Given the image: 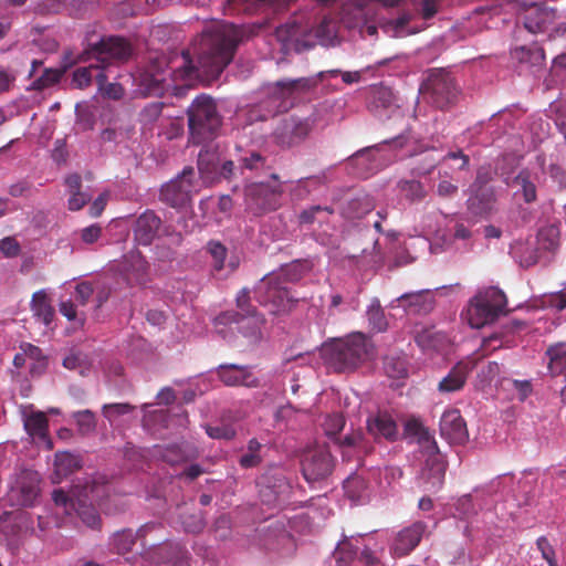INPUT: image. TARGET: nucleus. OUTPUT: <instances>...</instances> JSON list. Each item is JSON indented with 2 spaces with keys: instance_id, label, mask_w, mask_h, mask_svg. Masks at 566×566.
I'll use <instances>...</instances> for the list:
<instances>
[{
  "instance_id": "79ce46f5",
  "label": "nucleus",
  "mask_w": 566,
  "mask_h": 566,
  "mask_svg": "<svg viewBox=\"0 0 566 566\" xmlns=\"http://www.w3.org/2000/svg\"><path fill=\"white\" fill-rule=\"evenodd\" d=\"M244 140H240L237 150L240 153L238 158L240 169L261 170L266 166V158L253 148L244 149Z\"/></svg>"
},
{
  "instance_id": "39448f33",
  "label": "nucleus",
  "mask_w": 566,
  "mask_h": 566,
  "mask_svg": "<svg viewBox=\"0 0 566 566\" xmlns=\"http://www.w3.org/2000/svg\"><path fill=\"white\" fill-rule=\"evenodd\" d=\"M314 33L315 39L321 45L334 46L339 43V25L332 18L325 17L319 24L306 33V29L297 21L287 22L275 30V36L281 42V50L285 52H302L314 45L308 38Z\"/></svg>"
},
{
  "instance_id": "603ef678",
  "label": "nucleus",
  "mask_w": 566,
  "mask_h": 566,
  "mask_svg": "<svg viewBox=\"0 0 566 566\" xmlns=\"http://www.w3.org/2000/svg\"><path fill=\"white\" fill-rule=\"evenodd\" d=\"M72 418L75 420L77 429L82 434H88L96 429L95 415L88 409L73 412Z\"/></svg>"
},
{
  "instance_id": "1a4fd4ad",
  "label": "nucleus",
  "mask_w": 566,
  "mask_h": 566,
  "mask_svg": "<svg viewBox=\"0 0 566 566\" xmlns=\"http://www.w3.org/2000/svg\"><path fill=\"white\" fill-rule=\"evenodd\" d=\"M505 294L491 286L480 291L469 302L463 318L472 328H481L493 323L505 310Z\"/></svg>"
},
{
  "instance_id": "338daca9",
  "label": "nucleus",
  "mask_w": 566,
  "mask_h": 566,
  "mask_svg": "<svg viewBox=\"0 0 566 566\" xmlns=\"http://www.w3.org/2000/svg\"><path fill=\"white\" fill-rule=\"evenodd\" d=\"M261 502L268 506H275L280 503V493L271 486H264L260 490Z\"/></svg>"
},
{
  "instance_id": "9d476101",
  "label": "nucleus",
  "mask_w": 566,
  "mask_h": 566,
  "mask_svg": "<svg viewBox=\"0 0 566 566\" xmlns=\"http://www.w3.org/2000/svg\"><path fill=\"white\" fill-rule=\"evenodd\" d=\"M406 137L400 135L380 145L363 149L355 154L353 160L357 166H364L360 172L363 177L379 170L388 163L412 155L411 149L406 148Z\"/></svg>"
},
{
  "instance_id": "49530a36",
  "label": "nucleus",
  "mask_w": 566,
  "mask_h": 566,
  "mask_svg": "<svg viewBox=\"0 0 566 566\" xmlns=\"http://www.w3.org/2000/svg\"><path fill=\"white\" fill-rule=\"evenodd\" d=\"M262 443L255 438L249 440L245 452L239 459V464L243 469L258 467L262 462Z\"/></svg>"
},
{
  "instance_id": "e2e57ef3",
  "label": "nucleus",
  "mask_w": 566,
  "mask_h": 566,
  "mask_svg": "<svg viewBox=\"0 0 566 566\" xmlns=\"http://www.w3.org/2000/svg\"><path fill=\"white\" fill-rule=\"evenodd\" d=\"M70 198L67 200V208L71 211H78L82 209L91 199V196L82 192V191H75V192H69Z\"/></svg>"
},
{
  "instance_id": "0e129e2a",
  "label": "nucleus",
  "mask_w": 566,
  "mask_h": 566,
  "mask_svg": "<svg viewBox=\"0 0 566 566\" xmlns=\"http://www.w3.org/2000/svg\"><path fill=\"white\" fill-rule=\"evenodd\" d=\"M182 526L186 532L195 534L199 533L203 528L205 523L201 515L193 514L182 520Z\"/></svg>"
},
{
  "instance_id": "6e6552de",
  "label": "nucleus",
  "mask_w": 566,
  "mask_h": 566,
  "mask_svg": "<svg viewBox=\"0 0 566 566\" xmlns=\"http://www.w3.org/2000/svg\"><path fill=\"white\" fill-rule=\"evenodd\" d=\"M493 503L494 499L490 490H475L472 494L459 497L455 510L461 517H468L481 511V520L475 523L483 524V532L486 536H497L499 532L504 528L505 517L499 516L497 512L491 510Z\"/></svg>"
},
{
  "instance_id": "393cba45",
  "label": "nucleus",
  "mask_w": 566,
  "mask_h": 566,
  "mask_svg": "<svg viewBox=\"0 0 566 566\" xmlns=\"http://www.w3.org/2000/svg\"><path fill=\"white\" fill-rule=\"evenodd\" d=\"M440 433L442 438L453 444H462L468 438V429L458 409L446 410L440 419Z\"/></svg>"
},
{
  "instance_id": "f704fd0d",
  "label": "nucleus",
  "mask_w": 566,
  "mask_h": 566,
  "mask_svg": "<svg viewBox=\"0 0 566 566\" xmlns=\"http://www.w3.org/2000/svg\"><path fill=\"white\" fill-rule=\"evenodd\" d=\"M367 430L375 439L384 438L391 441L398 436L396 421L386 412L369 416L367 419Z\"/></svg>"
},
{
  "instance_id": "2eb2a0df",
  "label": "nucleus",
  "mask_w": 566,
  "mask_h": 566,
  "mask_svg": "<svg viewBox=\"0 0 566 566\" xmlns=\"http://www.w3.org/2000/svg\"><path fill=\"white\" fill-rule=\"evenodd\" d=\"M40 475L36 471L21 469L9 481L7 501L11 505H33L40 493Z\"/></svg>"
},
{
  "instance_id": "6ab92c4d",
  "label": "nucleus",
  "mask_w": 566,
  "mask_h": 566,
  "mask_svg": "<svg viewBox=\"0 0 566 566\" xmlns=\"http://www.w3.org/2000/svg\"><path fill=\"white\" fill-rule=\"evenodd\" d=\"M368 108L379 119L400 115V105L390 87L371 85L368 91Z\"/></svg>"
},
{
  "instance_id": "7ed1b4c3",
  "label": "nucleus",
  "mask_w": 566,
  "mask_h": 566,
  "mask_svg": "<svg viewBox=\"0 0 566 566\" xmlns=\"http://www.w3.org/2000/svg\"><path fill=\"white\" fill-rule=\"evenodd\" d=\"M313 264L308 260H296L282 268L275 275L263 277L255 287V297L258 302L268 307L272 314H281L291 310L297 298L291 294L289 289L283 285L284 282H296L308 273Z\"/></svg>"
},
{
  "instance_id": "c756f323",
  "label": "nucleus",
  "mask_w": 566,
  "mask_h": 566,
  "mask_svg": "<svg viewBox=\"0 0 566 566\" xmlns=\"http://www.w3.org/2000/svg\"><path fill=\"white\" fill-rule=\"evenodd\" d=\"M198 169L205 181H213L217 177L229 179L235 175L237 170L232 160H226L220 165L208 153L199 154Z\"/></svg>"
},
{
  "instance_id": "a19ab883",
  "label": "nucleus",
  "mask_w": 566,
  "mask_h": 566,
  "mask_svg": "<svg viewBox=\"0 0 566 566\" xmlns=\"http://www.w3.org/2000/svg\"><path fill=\"white\" fill-rule=\"evenodd\" d=\"M31 310L34 317L45 326H49L54 316V310L50 303L45 290L35 292L31 301Z\"/></svg>"
},
{
  "instance_id": "864d4df0",
  "label": "nucleus",
  "mask_w": 566,
  "mask_h": 566,
  "mask_svg": "<svg viewBox=\"0 0 566 566\" xmlns=\"http://www.w3.org/2000/svg\"><path fill=\"white\" fill-rule=\"evenodd\" d=\"M384 368L391 378H403L408 374L407 363L401 357H386Z\"/></svg>"
},
{
  "instance_id": "473e14b6",
  "label": "nucleus",
  "mask_w": 566,
  "mask_h": 566,
  "mask_svg": "<svg viewBox=\"0 0 566 566\" xmlns=\"http://www.w3.org/2000/svg\"><path fill=\"white\" fill-rule=\"evenodd\" d=\"M161 224L160 218L150 210L140 214L134 227L135 241L142 245H149L157 237Z\"/></svg>"
},
{
  "instance_id": "cd10ccee",
  "label": "nucleus",
  "mask_w": 566,
  "mask_h": 566,
  "mask_svg": "<svg viewBox=\"0 0 566 566\" xmlns=\"http://www.w3.org/2000/svg\"><path fill=\"white\" fill-rule=\"evenodd\" d=\"M217 375L226 386H244L250 388L259 386V379L248 366L235 364L220 365L217 369Z\"/></svg>"
},
{
  "instance_id": "09e8293b",
  "label": "nucleus",
  "mask_w": 566,
  "mask_h": 566,
  "mask_svg": "<svg viewBox=\"0 0 566 566\" xmlns=\"http://www.w3.org/2000/svg\"><path fill=\"white\" fill-rule=\"evenodd\" d=\"M416 342L423 352H439L442 349L444 336L433 329H424L421 333H418Z\"/></svg>"
},
{
  "instance_id": "4d7b16f0",
  "label": "nucleus",
  "mask_w": 566,
  "mask_h": 566,
  "mask_svg": "<svg viewBox=\"0 0 566 566\" xmlns=\"http://www.w3.org/2000/svg\"><path fill=\"white\" fill-rule=\"evenodd\" d=\"M345 426L344 417L339 413H333L326 417L323 427L328 437H333L342 431Z\"/></svg>"
},
{
  "instance_id": "de8ad7c7",
  "label": "nucleus",
  "mask_w": 566,
  "mask_h": 566,
  "mask_svg": "<svg viewBox=\"0 0 566 566\" xmlns=\"http://www.w3.org/2000/svg\"><path fill=\"white\" fill-rule=\"evenodd\" d=\"M559 243V231L556 226L543 227L537 234L536 244L542 251H554Z\"/></svg>"
},
{
  "instance_id": "c85d7f7f",
  "label": "nucleus",
  "mask_w": 566,
  "mask_h": 566,
  "mask_svg": "<svg viewBox=\"0 0 566 566\" xmlns=\"http://www.w3.org/2000/svg\"><path fill=\"white\" fill-rule=\"evenodd\" d=\"M555 19V10L544 4L532 3L525 8L524 25L532 33L546 31Z\"/></svg>"
},
{
  "instance_id": "5701e85b",
  "label": "nucleus",
  "mask_w": 566,
  "mask_h": 566,
  "mask_svg": "<svg viewBox=\"0 0 566 566\" xmlns=\"http://www.w3.org/2000/svg\"><path fill=\"white\" fill-rule=\"evenodd\" d=\"M163 526L158 523H146L143 525L136 534H134L130 530H124L117 532L113 535L112 545L116 549L117 553H126L128 552L135 543L136 537L144 541V545L155 546L164 539L163 535L155 536L151 541H147L146 537L150 533H161Z\"/></svg>"
},
{
  "instance_id": "4468645a",
  "label": "nucleus",
  "mask_w": 566,
  "mask_h": 566,
  "mask_svg": "<svg viewBox=\"0 0 566 566\" xmlns=\"http://www.w3.org/2000/svg\"><path fill=\"white\" fill-rule=\"evenodd\" d=\"M334 467V458L325 444L308 447L302 454V473L310 484L325 481L332 474Z\"/></svg>"
},
{
  "instance_id": "2f4dec72",
  "label": "nucleus",
  "mask_w": 566,
  "mask_h": 566,
  "mask_svg": "<svg viewBox=\"0 0 566 566\" xmlns=\"http://www.w3.org/2000/svg\"><path fill=\"white\" fill-rule=\"evenodd\" d=\"M207 252L212 259V268L216 272L230 274L240 265V259L234 253L228 254V249L221 242L211 240L207 243Z\"/></svg>"
},
{
  "instance_id": "f3484780",
  "label": "nucleus",
  "mask_w": 566,
  "mask_h": 566,
  "mask_svg": "<svg viewBox=\"0 0 566 566\" xmlns=\"http://www.w3.org/2000/svg\"><path fill=\"white\" fill-rule=\"evenodd\" d=\"M420 93L437 108H444L454 101L457 88L453 78L447 72L438 70L430 73L421 85Z\"/></svg>"
},
{
  "instance_id": "f8f14e48",
  "label": "nucleus",
  "mask_w": 566,
  "mask_h": 566,
  "mask_svg": "<svg viewBox=\"0 0 566 566\" xmlns=\"http://www.w3.org/2000/svg\"><path fill=\"white\" fill-rule=\"evenodd\" d=\"M239 313L226 312L216 318V325L234 323L250 344L258 343L261 337L263 318L255 314L249 303V290L242 289L237 296Z\"/></svg>"
},
{
  "instance_id": "72a5a7b5",
  "label": "nucleus",
  "mask_w": 566,
  "mask_h": 566,
  "mask_svg": "<svg viewBox=\"0 0 566 566\" xmlns=\"http://www.w3.org/2000/svg\"><path fill=\"white\" fill-rule=\"evenodd\" d=\"M24 429L32 440L46 450L53 448L51 439L48 437V420L43 412L32 411L30 415L24 413L23 417Z\"/></svg>"
},
{
  "instance_id": "3c124183",
  "label": "nucleus",
  "mask_w": 566,
  "mask_h": 566,
  "mask_svg": "<svg viewBox=\"0 0 566 566\" xmlns=\"http://www.w3.org/2000/svg\"><path fill=\"white\" fill-rule=\"evenodd\" d=\"M24 347L27 350L30 373L33 376L42 374L46 368V359L43 357L41 349L31 344H24Z\"/></svg>"
},
{
  "instance_id": "052dcab7",
  "label": "nucleus",
  "mask_w": 566,
  "mask_h": 566,
  "mask_svg": "<svg viewBox=\"0 0 566 566\" xmlns=\"http://www.w3.org/2000/svg\"><path fill=\"white\" fill-rule=\"evenodd\" d=\"M402 475L400 468L398 467H385L384 470L379 472V485L380 486H389L392 482L399 480Z\"/></svg>"
},
{
  "instance_id": "69168bd1",
  "label": "nucleus",
  "mask_w": 566,
  "mask_h": 566,
  "mask_svg": "<svg viewBox=\"0 0 566 566\" xmlns=\"http://www.w3.org/2000/svg\"><path fill=\"white\" fill-rule=\"evenodd\" d=\"M60 72L55 70H45L43 75L34 82L36 88H45L60 80Z\"/></svg>"
},
{
  "instance_id": "ddd939ff",
  "label": "nucleus",
  "mask_w": 566,
  "mask_h": 566,
  "mask_svg": "<svg viewBox=\"0 0 566 566\" xmlns=\"http://www.w3.org/2000/svg\"><path fill=\"white\" fill-rule=\"evenodd\" d=\"M283 184L275 174L269 182H252L244 189V200L248 209L255 214L275 210L280 207Z\"/></svg>"
},
{
  "instance_id": "680f3d73",
  "label": "nucleus",
  "mask_w": 566,
  "mask_h": 566,
  "mask_svg": "<svg viewBox=\"0 0 566 566\" xmlns=\"http://www.w3.org/2000/svg\"><path fill=\"white\" fill-rule=\"evenodd\" d=\"M63 366L67 369H76L81 375H84L87 369L85 358L81 353L66 356L63 359Z\"/></svg>"
},
{
  "instance_id": "a18cd8bd",
  "label": "nucleus",
  "mask_w": 566,
  "mask_h": 566,
  "mask_svg": "<svg viewBox=\"0 0 566 566\" xmlns=\"http://www.w3.org/2000/svg\"><path fill=\"white\" fill-rule=\"evenodd\" d=\"M369 327L374 332H384L387 328V319L378 298H373L366 310Z\"/></svg>"
},
{
  "instance_id": "412c9836",
  "label": "nucleus",
  "mask_w": 566,
  "mask_h": 566,
  "mask_svg": "<svg viewBox=\"0 0 566 566\" xmlns=\"http://www.w3.org/2000/svg\"><path fill=\"white\" fill-rule=\"evenodd\" d=\"M312 129L308 119L286 117L280 120L273 132L274 140L283 146L290 147L304 140Z\"/></svg>"
},
{
  "instance_id": "7c9ffc66",
  "label": "nucleus",
  "mask_w": 566,
  "mask_h": 566,
  "mask_svg": "<svg viewBox=\"0 0 566 566\" xmlns=\"http://www.w3.org/2000/svg\"><path fill=\"white\" fill-rule=\"evenodd\" d=\"M424 531L426 525L422 522H417L400 531L392 543V554L395 556L409 554L419 544Z\"/></svg>"
},
{
  "instance_id": "0eeeda50",
  "label": "nucleus",
  "mask_w": 566,
  "mask_h": 566,
  "mask_svg": "<svg viewBox=\"0 0 566 566\" xmlns=\"http://www.w3.org/2000/svg\"><path fill=\"white\" fill-rule=\"evenodd\" d=\"M96 497H98L97 488L90 481L74 485L69 493H65L63 489H56L52 493L57 509L66 515L75 513L91 528H96L101 524L99 514L92 504Z\"/></svg>"
},
{
  "instance_id": "9b49d317",
  "label": "nucleus",
  "mask_w": 566,
  "mask_h": 566,
  "mask_svg": "<svg viewBox=\"0 0 566 566\" xmlns=\"http://www.w3.org/2000/svg\"><path fill=\"white\" fill-rule=\"evenodd\" d=\"M188 122L191 137L196 143H203L213 137L221 125L212 98L207 95L198 96L188 109Z\"/></svg>"
},
{
  "instance_id": "8fccbe9b",
  "label": "nucleus",
  "mask_w": 566,
  "mask_h": 566,
  "mask_svg": "<svg viewBox=\"0 0 566 566\" xmlns=\"http://www.w3.org/2000/svg\"><path fill=\"white\" fill-rule=\"evenodd\" d=\"M339 447L345 460H350L354 455H359L365 450L361 433L357 432L350 436H345L340 441Z\"/></svg>"
},
{
  "instance_id": "4be33fe9",
  "label": "nucleus",
  "mask_w": 566,
  "mask_h": 566,
  "mask_svg": "<svg viewBox=\"0 0 566 566\" xmlns=\"http://www.w3.org/2000/svg\"><path fill=\"white\" fill-rule=\"evenodd\" d=\"M488 178L481 171L474 182L469 188L468 209L474 216L489 213L495 201V195L491 187L486 185Z\"/></svg>"
},
{
  "instance_id": "a878e982",
  "label": "nucleus",
  "mask_w": 566,
  "mask_h": 566,
  "mask_svg": "<svg viewBox=\"0 0 566 566\" xmlns=\"http://www.w3.org/2000/svg\"><path fill=\"white\" fill-rule=\"evenodd\" d=\"M446 219L447 217L440 212H433L422 219L423 231L427 235L432 237V242L430 243V250L432 253H439L452 243L451 235L444 228L440 227Z\"/></svg>"
},
{
  "instance_id": "5fc2aeb1",
  "label": "nucleus",
  "mask_w": 566,
  "mask_h": 566,
  "mask_svg": "<svg viewBox=\"0 0 566 566\" xmlns=\"http://www.w3.org/2000/svg\"><path fill=\"white\" fill-rule=\"evenodd\" d=\"M400 195L408 200H419L424 196L422 185L416 180H406L399 184Z\"/></svg>"
},
{
  "instance_id": "774afa93",
  "label": "nucleus",
  "mask_w": 566,
  "mask_h": 566,
  "mask_svg": "<svg viewBox=\"0 0 566 566\" xmlns=\"http://www.w3.org/2000/svg\"><path fill=\"white\" fill-rule=\"evenodd\" d=\"M0 251L6 256H15L20 252V245L15 239L7 237L0 241Z\"/></svg>"
},
{
  "instance_id": "bb28decb",
  "label": "nucleus",
  "mask_w": 566,
  "mask_h": 566,
  "mask_svg": "<svg viewBox=\"0 0 566 566\" xmlns=\"http://www.w3.org/2000/svg\"><path fill=\"white\" fill-rule=\"evenodd\" d=\"M476 366V359L468 358L457 363L446 377L438 384V391L441 394H451L461 390L467 381L469 374Z\"/></svg>"
},
{
  "instance_id": "4c0bfd02",
  "label": "nucleus",
  "mask_w": 566,
  "mask_h": 566,
  "mask_svg": "<svg viewBox=\"0 0 566 566\" xmlns=\"http://www.w3.org/2000/svg\"><path fill=\"white\" fill-rule=\"evenodd\" d=\"M164 104L155 102L146 105L139 114L140 129L144 135H153L158 125H163Z\"/></svg>"
},
{
  "instance_id": "37998d69",
  "label": "nucleus",
  "mask_w": 566,
  "mask_h": 566,
  "mask_svg": "<svg viewBox=\"0 0 566 566\" xmlns=\"http://www.w3.org/2000/svg\"><path fill=\"white\" fill-rule=\"evenodd\" d=\"M395 302H405L406 305L415 312L426 313L432 308V298L429 291L405 293L397 297Z\"/></svg>"
},
{
  "instance_id": "dca6fc26",
  "label": "nucleus",
  "mask_w": 566,
  "mask_h": 566,
  "mask_svg": "<svg viewBox=\"0 0 566 566\" xmlns=\"http://www.w3.org/2000/svg\"><path fill=\"white\" fill-rule=\"evenodd\" d=\"M361 534L344 536L338 542L334 552V557L339 566H378L377 556L369 549L368 545L363 543Z\"/></svg>"
},
{
  "instance_id": "a211bd4d",
  "label": "nucleus",
  "mask_w": 566,
  "mask_h": 566,
  "mask_svg": "<svg viewBox=\"0 0 566 566\" xmlns=\"http://www.w3.org/2000/svg\"><path fill=\"white\" fill-rule=\"evenodd\" d=\"M193 168H185L180 175L161 187L160 198L171 207H184L193 193L199 191Z\"/></svg>"
},
{
  "instance_id": "b1692460",
  "label": "nucleus",
  "mask_w": 566,
  "mask_h": 566,
  "mask_svg": "<svg viewBox=\"0 0 566 566\" xmlns=\"http://www.w3.org/2000/svg\"><path fill=\"white\" fill-rule=\"evenodd\" d=\"M370 0H354L344 4L342 9V21L347 28H359L361 35L374 36L377 28L367 23L366 6Z\"/></svg>"
},
{
  "instance_id": "f257e3e1",
  "label": "nucleus",
  "mask_w": 566,
  "mask_h": 566,
  "mask_svg": "<svg viewBox=\"0 0 566 566\" xmlns=\"http://www.w3.org/2000/svg\"><path fill=\"white\" fill-rule=\"evenodd\" d=\"M242 39V29L232 23L214 22L181 56L154 61L142 75L140 86L147 94L158 95L177 90L178 82L191 85L196 80H216L231 62Z\"/></svg>"
},
{
  "instance_id": "6e6d98bb",
  "label": "nucleus",
  "mask_w": 566,
  "mask_h": 566,
  "mask_svg": "<svg viewBox=\"0 0 566 566\" xmlns=\"http://www.w3.org/2000/svg\"><path fill=\"white\" fill-rule=\"evenodd\" d=\"M134 409L128 403H109L104 405L103 416L109 421H115L118 417L129 413Z\"/></svg>"
},
{
  "instance_id": "e433bc0d",
  "label": "nucleus",
  "mask_w": 566,
  "mask_h": 566,
  "mask_svg": "<svg viewBox=\"0 0 566 566\" xmlns=\"http://www.w3.org/2000/svg\"><path fill=\"white\" fill-rule=\"evenodd\" d=\"M148 263L139 252H132L125 259V276L129 283L144 285L147 280Z\"/></svg>"
},
{
  "instance_id": "ea45409f",
  "label": "nucleus",
  "mask_w": 566,
  "mask_h": 566,
  "mask_svg": "<svg viewBox=\"0 0 566 566\" xmlns=\"http://www.w3.org/2000/svg\"><path fill=\"white\" fill-rule=\"evenodd\" d=\"M375 199L368 193H360L348 201L345 208V216L349 220L365 218L375 209Z\"/></svg>"
},
{
  "instance_id": "c03bdc74",
  "label": "nucleus",
  "mask_w": 566,
  "mask_h": 566,
  "mask_svg": "<svg viewBox=\"0 0 566 566\" xmlns=\"http://www.w3.org/2000/svg\"><path fill=\"white\" fill-rule=\"evenodd\" d=\"M539 247L536 242L518 243L513 248V254L518 259L522 266L528 268L534 265L539 259Z\"/></svg>"
},
{
  "instance_id": "13d9d810",
  "label": "nucleus",
  "mask_w": 566,
  "mask_h": 566,
  "mask_svg": "<svg viewBox=\"0 0 566 566\" xmlns=\"http://www.w3.org/2000/svg\"><path fill=\"white\" fill-rule=\"evenodd\" d=\"M537 549L542 557L547 562L548 566H557L555 551L545 536H541L536 541Z\"/></svg>"
},
{
  "instance_id": "20e7f679",
  "label": "nucleus",
  "mask_w": 566,
  "mask_h": 566,
  "mask_svg": "<svg viewBox=\"0 0 566 566\" xmlns=\"http://www.w3.org/2000/svg\"><path fill=\"white\" fill-rule=\"evenodd\" d=\"M363 73V70L344 72L340 70H328L318 72L312 77L284 78L270 84L266 87V94L269 95V101L266 102L269 105L268 114L260 116V118L264 119L268 115L287 109L292 104V98L315 87L318 80L323 78L325 75L335 76L340 74L345 84H354L361 81Z\"/></svg>"
},
{
  "instance_id": "bf43d9fd",
  "label": "nucleus",
  "mask_w": 566,
  "mask_h": 566,
  "mask_svg": "<svg viewBox=\"0 0 566 566\" xmlns=\"http://www.w3.org/2000/svg\"><path fill=\"white\" fill-rule=\"evenodd\" d=\"M206 432L212 439H224V440L233 439L237 433L234 428L229 424H218L214 427H207Z\"/></svg>"
},
{
  "instance_id": "423d86ee",
  "label": "nucleus",
  "mask_w": 566,
  "mask_h": 566,
  "mask_svg": "<svg viewBox=\"0 0 566 566\" xmlns=\"http://www.w3.org/2000/svg\"><path fill=\"white\" fill-rule=\"evenodd\" d=\"M370 343L361 333H354L346 338L335 339L322 347L324 361L335 371L355 369L370 354Z\"/></svg>"
},
{
  "instance_id": "aec40b11",
  "label": "nucleus",
  "mask_w": 566,
  "mask_h": 566,
  "mask_svg": "<svg viewBox=\"0 0 566 566\" xmlns=\"http://www.w3.org/2000/svg\"><path fill=\"white\" fill-rule=\"evenodd\" d=\"M421 439L430 449V458L426 461L422 470L424 489L428 491L439 490L444 481L446 465L437 452L436 442L429 437L428 432L421 429Z\"/></svg>"
},
{
  "instance_id": "f03ea898",
  "label": "nucleus",
  "mask_w": 566,
  "mask_h": 566,
  "mask_svg": "<svg viewBox=\"0 0 566 566\" xmlns=\"http://www.w3.org/2000/svg\"><path fill=\"white\" fill-rule=\"evenodd\" d=\"M130 53V46L124 39L117 36L102 39L78 56V62H87L88 65L77 67L73 72V85L83 88L95 78L98 88H102L109 77L111 66L114 63L125 61Z\"/></svg>"
},
{
  "instance_id": "c9c22d12",
  "label": "nucleus",
  "mask_w": 566,
  "mask_h": 566,
  "mask_svg": "<svg viewBox=\"0 0 566 566\" xmlns=\"http://www.w3.org/2000/svg\"><path fill=\"white\" fill-rule=\"evenodd\" d=\"M509 186L514 189L516 197H522L527 203L536 200L535 176L527 169H524L515 176Z\"/></svg>"
},
{
  "instance_id": "58836bf2",
  "label": "nucleus",
  "mask_w": 566,
  "mask_h": 566,
  "mask_svg": "<svg viewBox=\"0 0 566 566\" xmlns=\"http://www.w3.org/2000/svg\"><path fill=\"white\" fill-rule=\"evenodd\" d=\"M81 461L77 455L70 452H57L54 461V472L52 474V482L60 483L70 473L80 469Z\"/></svg>"
}]
</instances>
